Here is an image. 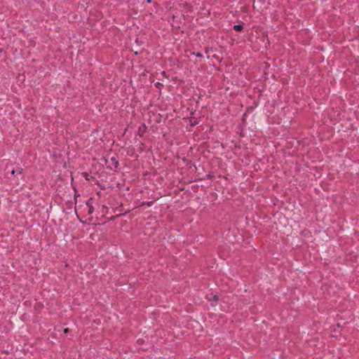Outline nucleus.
<instances>
[{"label":"nucleus","instance_id":"nucleus-1","mask_svg":"<svg viewBox=\"0 0 359 359\" xmlns=\"http://www.w3.org/2000/svg\"><path fill=\"white\" fill-rule=\"evenodd\" d=\"M233 29L237 32H240L242 30L243 27L240 25H236L233 26Z\"/></svg>","mask_w":359,"mask_h":359},{"label":"nucleus","instance_id":"nucleus-2","mask_svg":"<svg viewBox=\"0 0 359 359\" xmlns=\"http://www.w3.org/2000/svg\"><path fill=\"white\" fill-rule=\"evenodd\" d=\"M92 212H93V208L90 207V208H89V213L91 214Z\"/></svg>","mask_w":359,"mask_h":359},{"label":"nucleus","instance_id":"nucleus-3","mask_svg":"<svg viewBox=\"0 0 359 359\" xmlns=\"http://www.w3.org/2000/svg\"><path fill=\"white\" fill-rule=\"evenodd\" d=\"M196 56H198V57H201V56H202V55H201L200 53H196Z\"/></svg>","mask_w":359,"mask_h":359},{"label":"nucleus","instance_id":"nucleus-4","mask_svg":"<svg viewBox=\"0 0 359 359\" xmlns=\"http://www.w3.org/2000/svg\"><path fill=\"white\" fill-rule=\"evenodd\" d=\"M15 171L14 170H13L11 171V173L13 175V174L15 173Z\"/></svg>","mask_w":359,"mask_h":359}]
</instances>
